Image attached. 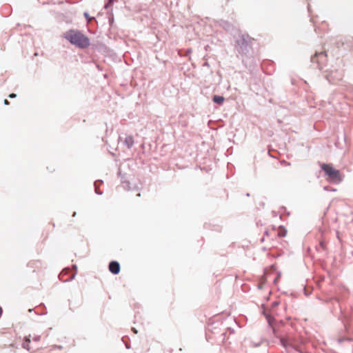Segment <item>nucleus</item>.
Segmentation results:
<instances>
[{"label": "nucleus", "mask_w": 353, "mask_h": 353, "mask_svg": "<svg viewBox=\"0 0 353 353\" xmlns=\"http://www.w3.org/2000/svg\"><path fill=\"white\" fill-rule=\"evenodd\" d=\"M320 246L321 247V248L323 250H326V244H325V243L323 241H321L320 242Z\"/></svg>", "instance_id": "9"}, {"label": "nucleus", "mask_w": 353, "mask_h": 353, "mask_svg": "<svg viewBox=\"0 0 353 353\" xmlns=\"http://www.w3.org/2000/svg\"><path fill=\"white\" fill-rule=\"evenodd\" d=\"M16 96H17L16 94H14V93L9 94L10 98H14V97H16Z\"/></svg>", "instance_id": "13"}, {"label": "nucleus", "mask_w": 353, "mask_h": 353, "mask_svg": "<svg viewBox=\"0 0 353 353\" xmlns=\"http://www.w3.org/2000/svg\"><path fill=\"white\" fill-rule=\"evenodd\" d=\"M40 262L39 261H30L28 263V266L32 268H39V264Z\"/></svg>", "instance_id": "8"}, {"label": "nucleus", "mask_w": 353, "mask_h": 353, "mask_svg": "<svg viewBox=\"0 0 353 353\" xmlns=\"http://www.w3.org/2000/svg\"><path fill=\"white\" fill-rule=\"evenodd\" d=\"M120 270L119 263L117 261H112V273L118 274Z\"/></svg>", "instance_id": "5"}, {"label": "nucleus", "mask_w": 353, "mask_h": 353, "mask_svg": "<svg viewBox=\"0 0 353 353\" xmlns=\"http://www.w3.org/2000/svg\"><path fill=\"white\" fill-rule=\"evenodd\" d=\"M96 192L98 193V194H101V192L99 191V189L96 187Z\"/></svg>", "instance_id": "15"}, {"label": "nucleus", "mask_w": 353, "mask_h": 353, "mask_svg": "<svg viewBox=\"0 0 353 353\" xmlns=\"http://www.w3.org/2000/svg\"><path fill=\"white\" fill-rule=\"evenodd\" d=\"M321 167L330 181L335 183L341 181L342 178L339 170H336L332 165L323 163Z\"/></svg>", "instance_id": "2"}, {"label": "nucleus", "mask_w": 353, "mask_h": 353, "mask_svg": "<svg viewBox=\"0 0 353 353\" xmlns=\"http://www.w3.org/2000/svg\"><path fill=\"white\" fill-rule=\"evenodd\" d=\"M213 101L217 104H222L224 101V97L221 96L214 95L213 97Z\"/></svg>", "instance_id": "6"}, {"label": "nucleus", "mask_w": 353, "mask_h": 353, "mask_svg": "<svg viewBox=\"0 0 353 353\" xmlns=\"http://www.w3.org/2000/svg\"><path fill=\"white\" fill-rule=\"evenodd\" d=\"M85 17L88 19V22H90L93 18H90L87 12L84 13Z\"/></svg>", "instance_id": "11"}, {"label": "nucleus", "mask_w": 353, "mask_h": 353, "mask_svg": "<svg viewBox=\"0 0 353 353\" xmlns=\"http://www.w3.org/2000/svg\"><path fill=\"white\" fill-rule=\"evenodd\" d=\"M134 141L132 136L130 135L125 137L124 139V143L128 148H130L134 145Z\"/></svg>", "instance_id": "4"}, {"label": "nucleus", "mask_w": 353, "mask_h": 353, "mask_svg": "<svg viewBox=\"0 0 353 353\" xmlns=\"http://www.w3.org/2000/svg\"><path fill=\"white\" fill-rule=\"evenodd\" d=\"M30 336L26 337L24 339V341L23 343V345H22L23 347L28 350H30Z\"/></svg>", "instance_id": "7"}, {"label": "nucleus", "mask_w": 353, "mask_h": 353, "mask_svg": "<svg viewBox=\"0 0 353 353\" xmlns=\"http://www.w3.org/2000/svg\"><path fill=\"white\" fill-rule=\"evenodd\" d=\"M108 268H109V270H110V263H109V265H108Z\"/></svg>", "instance_id": "16"}, {"label": "nucleus", "mask_w": 353, "mask_h": 353, "mask_svg": "<svg viewBox=\"0 0 353 353\" xmlns=\"http://www.w3.org/2000/svg\"><path fill=\"white\" fill-rule=\"evenodd\" d=\"M40 340V337L39 336H35L33 338V341H39Z\"/></svg>", "instance_id": "12"}, {"label": "nucleus", "mask_w": 353, "mask_h": 353, "mask_svg": "<svg viewBox=\"0 0 353 353\" xmlns=\"http://www.w3.org/2000/svg\"><path fill=\"white\" fill-rule=\"evenodd\" d=\"M281 344L284 346V347H286L288 345V342L285 339H282L281 340Z\"/></svg>", "instance_id": "10"}, {"label": "nucleus", "mask_w": 353, "mask_h": 353, "mask_svg": "<svg viewBox=\"0 0 353 353\" xmlns=\"http://www.w3.org/2000/svg\"><path fill=\"white\" fill-rule=\"evenodd\" d=\"M64 37L72 44L81 48H87L90 45L88 38L78 30H70L67 31L64 33Z\"/></svg>", "instance_id": "1"}, {"label": "nucleus", "mask_w": 353, "mask_h": 353, "mask_svg": "<svg viewBox=\"0 0 353 353\" xmlns=\"http://www.w3.org/2000/svg\"><path fill=\"white\" fill-rule=\"evenodd\" d=\"M110 3V0H108V3Z\"/></svg>", "instance_id": "17"}, {"label": "nucleus", "mask_w": 353, "mask_h": 353, "mask_svg": "<svg viewBox=\"0 0 353 353\" xmlns=\"http://www.w3.org/2000/svg\"><path fill=\"white\" fill-rule=\"evenodd\" d=\"M3 103L5 105H9V103H10L7 99H5Z\"/></svg>", "instance_id": "14"}, {"label": "nucleus", "mask_w": 353, "mask_h": 353, "mask_svg": "<svg viewBox=\"0 0 353 353\" xmlns=\"http://www.w3.org/2000/svg\"><path fill=\"white\" fill-rule=\"evenodd\" d=\"M286 232V230L283 228H279V230L272 228L271 230L265 232V235L262 238L261 241H265V238L267 237V239H268L270 236H278L279 237H283L285 236Z\"/></svg>", "instance_id": "3"}]
</instances>
